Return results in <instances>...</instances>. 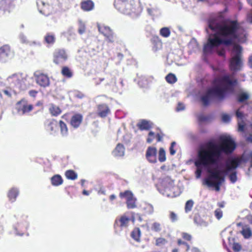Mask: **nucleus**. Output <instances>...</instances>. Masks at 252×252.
I'll return each mask as SVG.
<instances>
[{"instance_id": "f257e3e1", "label": "nucleus", "mask_w": 252, "mask_h": 252, "mask_svg": "<svg viewBox=\"0 0 252 252\" xmlns=\"http://www.w3.org/2000/svg\"><path fill=\"white\" fill-rule=\"evenodd\" d=\"M220 140V143L210 141L205 146H201L194 162L197 168L196 178H199L203 170H205L208 176L204 179V184L208 187H215L217 191L220 190V186L224 182L225 175L245 162L243 157L232 158L226 162L224 169H222L223 154L231 153L235 149L236 144L229 136H221Z\"/></svg>"}, {"instance_id": "f03ea898", "label": "nucleus", "mask_w": 252, "mask_h": 252, "mask_svg": "<svg viewBox=\"0 0 252 252\" xmlns=\"http://www.w3.org/2000/svg\"><path fill=\"white\" fill-rule=\"evenodd\" d=\"M208 24L206 32L208 39L203 48L205 55L217 53L223 56L225 54L224 46L246 41L245 31L240 27L237 21L220 22L211 19Z\"/></svg>"}, {"instance_id": "7ed1b4c3", "label": "nucleus", "mask_w": 252, "mask_h": 252, "mask_svg": "<svg viewBox=\"0 0 252 252\" xmlns=\"http://www.w3.org/2000/svg\"><path fill=\"white\" fill-rule=\"evenodd\" d=\"M242 49V47L239 45L235 44L233 46L232 49L233 56L229 63V68L232 71V74L225 75L217 77L214 79L213 86L200 97L203 105H208L212 98H216L222 100L227 94L234 92L235 86L237 84V80L233 78V75L236 72L241 70L243 64L241 59Z\"/></svg>"}, {"instance_id": "20e7f679", "label": "nucleus", "mask_w": 252, "mask_h": 252, "mask_svg": "<svg viewBox=\"0 0 252 252\" xmlns=\"http://www.w3.org/2000/svg\"><path fill=\"white\" fill-rule=\"evenodd\" d=\"M157 188L160 193L168 197H175L181 193L178 188L175 186L174 181L169 177L161 179Z\"/></svg>"}, {"instance_id": "39448f33", "label": "nucleus", "mask_w": 252, "mask_h": 252, "mask_svg": "<svg viewBox=\"0 0 252 252\" xmlns=\"http://www.w3.org/2000/svg\"><path fill=\"white\" fill-rule=\"evenodd\" d=\"M7 80L9 87L13 90L15 93L20 90H24L27 87L26 78L22 74L15 73L9 76Z\"/></svg>"}, {"instance_id": "423d86ee", "label": "nucleus", "mask_w": 252, "mask_h": 252, "mask_svg": "<svg viewBox=\"0 0 252 252\" xmlns=\"http://www.w3.org/2000/svg\"><path fill=\"white\" fill-rule=\"evenodd\" d=\"M14 217L17 220V222L13 225V228L16 235L22 236L29 226V222L27 216L17 215Z\"/></svg>"}, {"instance_id": "0eeeda50", "label": "nucleus", "mask_w": 252, "mask_h": 252, "mask_svg": "<svg viewBox=\"0 0 252 252\" xmlns=\"http://www.w3.org/2000/svg\"><path fill=\"white\" fill-rule=\"evenodd\" d=\"M126 8L122 12L126 15H130L133 17L139 16L142 11V7L139 2H133L125 4Z\"/></svg>"}, {"instance_id": "6e6552de", "label": "nucleus", "mask_w": 252, "mask_h": 252, "mask_svg": "<svg viewBox=\"0 0 252 252\" xmlns=\"http://www.w3.org/2000/svg\"><path fill=\"white\" fill-rule=\"evenodd\" d=\"M36 3L39 12L45 16H48L56 12L54 7L49 4L47 0H37Z\"/></svg>"}, {"instance_id": "1a4fd4ad", "label": "nucleus", "mask_w": 252, "mask_h": 252, "mask_svg": "<svg viewBox=\"0 0 252 252\" xmlns=\"http://www.w3.org/2000/svg\"><path fill=\"white\" fill-rule=\"evenodd\" d=\"M14 56V52L8 45H4L0 47V62L5 63L12 59Z\"/></svg>"}, {"instance_id": "9d476101", "label": "nucleus", "mask_w": 252, "mask_h": 252, "mask_svg": "<svg viewBox=\"0 0 252 252\" xmlns=\"http://www.w3.org/2000/svg\"><path fill=\"white\" fill-rule=\"evenodd\" d=\"M33 76L36 83L40 87L46 88L49 86L50 79L47 75L40 71H36Z\"/></svg>"}, {"instance_id": "9b49d317", "label": "nucleus", "mask_w": 252, "mask_h": 252, "mask_svg": "<svg viewBox=\"0 0 252 252\" xmlns=\"http://www.w3.org/2000/svg\"><path fill=\"white\" fill-rule=\"evenodd\" d=\"M67 54L63 49H57L54 53L53 62L57 64L64 63L67 60Z\"/></svg>"}, {"instance_id": "f8f14e48", "label": "nucleus", "mask_w": 252, "mask_h": 252, "mask_svg": "<svg viewBox=\"0 0 252 252\" xmlns=\"http://www.w3.org/2000/svg\"><path fill=\"white\" fill-rule=\"evenodd\" d=\"M158 151L156 147L150 146L146 150L145 158L147 161L151 163L157 162Z\"/></svg>"}, {"instance_id": "ddd939ff", "label": "nucleus", "mask_w": 252, "mask_h": 252, "mask_svg": "<svg viewBox=\"0 0 252 252\" xmlns=\"http://www.w3.org/2000/svg\"><path fill=\"white\" fill-rule=\"evenodd\" d=\"M18 112L21 115L30 112L33 108L31 104H29L26 99H22L17 104Z\"/></svg>"}, {"instance_id": "4468645a", "label": "nucleus", "mask_w": 252, "mask_h": 252, "mask_svg": "<svg viewBox=\"0 0 252 252\" xmlns=\"http://www.w3.org/2000/svg\"><path fill=\"white\" fill-rule=\"evenodd\" d=\"M130 219L129 218L123 216H122L119 219H117L115 221V228L116 229L120 228L121 229L126 228L129 223Z\"/></svg>"}, {"instance_id": "2eb2a0df", "label": "nucleus", "mask_w": 252, "mask_h": 252, "mask_svg": "<svg viewBox=\"0 0 252 252\" xmlns=\"http://www.w3.org/2000/svg\"><path fill=\"white\" fill-rule=\"evenodd\" d=\"M14 7V0H1L0 1V9L9 12Z\"/></svg>"}, {"instance_id": "dca6fc26", "label": "nucleus", "mask_w": 252, "mask_h": 252, "mask_svg": "<svg viewBox=\"0 0 252 252\" xmlns=\"http://www.w3.org/2000/svg\"><path fill=\"white\" fill-rule=\"evenodd\" d=\"M46 130L51 135H55L57 132L58 125L54 120L47 121L45 124Z\"/></svg>"}, {"instance_id": "f3484780", "label": "nucleus", "mask_w": 252, "mask_h": 252, "mask_svg": "<svg viewBox=\"0 0 252 252\" xmlns=\"http://www.w3.org/2000/svg\"><path fill=\"white\" fill-rule=\"evenodd\" d=\"M83 121V116L80 114L73 115L70 120V125L74 128H77Z\"/></svg>"}, {"instance_id": "a211bd4d", "label": "nucleus", "mask_w": 252, "mask_h": 252, "mask_svg": "<svg viewBox=\"0 0 252 252\" xmlns=\"http://www.w3.org/2000/svg\"><path fill=\"white\" fill-rule=\"evenodd\" d=\"M250 97V94L248 92L240 91L236 94V100L239 103H245Z\"/></svg>"}, {"instance_id": "6ab92c4d", "label": "nucleus", "mask_w": 252, "mask_h": 252, "mask_svg": "<svg viewBox=\"0 0 252 252\" xmlns=\"http://www.w3.org/2000/svg\"><path fill=\"white\" fill-rule=\"evenodd\" d=\"M125 152V148L124 145L121 144H118L112 154L115 157H121L124 156Z\"/></svg>"}, {"instance_id": "aec40b11", "label": "nucleus", "mask_w": 252, "mask_h": 252, "mask_svg": "<svg viewBox=\"0 0 252 252\" xmlns=\"http://www.w3.org/2000/svg\"><path fill=\"white\" fill-rule=\"evenodd\" d=\"M110 113V109L105 104L99 105L98 107V114L101 117H105Z\"/></svg>"}, {"instance_id": "412c9836", "label": "nucleus", "mask_w": 252, "mask_h": 252, "mask_svg": "<svg viewBox=\"0 0 252 252\" xmlns=\"http://www.w3.org/2000/svg\"><path fill=\"white\" fill-rule=\"evenodd\" d=\"M81 7L84 11H91L94 7V3L91 0H84L81 3Z\"/></svg>"}, {"instance_id": "4be33fe9", "label": "nucleus", "mask_w": 252, "mask_h": 252, "mask_svg": "<svg viewBox=\"0 0 252 252\" xmlns=\"http://www.w3.org/2000/svg\"><path fill=\"white\" fill-rule=\"evenodd\" d=\"M137 126L140 130H148L152 127V123L150 121L142 120L138 122Z\"/></svg>"}, {"instance_id": "5701e85b", "label": "nucleus", "mask_w": 252, "mask_h": 252, "mask_svg": "<svg viewBox=\"0 0 252 252\" xmlns=\"http://www.w3.org/2000/svg\"><path fill=\"white\" fill-rule=\"evenodd\" d=\"M19 194V190L17 188H13L8 192V197L11 202L15 201L17 196Z\"/></svg>"}, {"instance_id": "b1692460", "label": "nucleus", "mask_w": 252, "mask_h": 252, "mask_svg": "<svg viewBox=\"0 0 252 252\" xmlns=\"http://www.w3.org/2000/svg\"><path fill=\"white\" fill-rule=\"evenodd\" d=\"M51 183L52 186L57 187L63 184V179L61 175L56 174L51 178Z\"/></svg>"}, {"instance_id": "393cba45", "label": "nucleus", "mask_w": 252, "mask_h": 252, "mask_svg": "<svg viewBox=\"0 0 252 252\" xmlns=\"http://www.w3.org/2000/svg\"><path fill=\"white\" fill-rule=\"evenodd\" d=\"M60 133L63 137H66L68 134V129L67 125L63 121L60 120L59 122Z\"/></svg>"}, {"instance_id": "a878e982", "label": "nucleus", "mask_w": 252, "mask_h": 252, "mask_svg": "<svg viewBox=\"0 0 252 252\" xmlns=\"http://www.w3.org/2000/svg\"><path fill=\"white\" fill-rule=\"evenodd\" d=\"M44 40L49 46L52 45L56 41L55 35L53 33L48 32L45 35Z\"/></svg>"}, {"instance_id": "bb28decb", "label": "nucleus", "mask_w": 252, "mask_h": 252, "mask_svg": "<svg viewBox=\"0 0 252 252\" xmlns=\"http://www.w3.org/2000/svg\"><path fill=\"white\" fill-rule=\"evenodd\" d=\"M141 207L145 214L151 215L154 213V207L150 203L144 202L141 204Z\"/></svg>"}, {"instance_id": "cd10ccee", "label": "nucleus", "mask_w": 252, "mask_h": 252, "mask_svg": "<svg viewBox=\"0 0 252 252\" xmlns=\"http://www.w3.org/2000/svg\"><path fill=\"white\" fill-rule=\"evenodd\" d=\"M97 28L99 32L102 34L104 36L112 32V30L109 27L103 24H97Z\"/></svg>"}, {"instance_id": "c85d7f7f", "label": "nucleus", "mask_w": 252, "mask_h": 252, "mask_svg": "<svg viewBox=\"0 0 252 252\" xmlns=\"http://www.w3.org/2000/svg\"><path fill=\"white\" fill-rule=\"evenodd\" d=\"M61 73L66 78H71L73 75L72 70L67 66H63L62 67Z\"/></svg>"}, {"instance_id": "c756f323", "label": "nucleus", "mask_w": 252, "mask_h": 252, "mask_svg": "<svg viewBox=\"0 0 252 252\" xmlns=\"http://www.w3.org/2000/svg\"><path fill=\"white\" fill-rule=\"evenodd\" d=\"M104 37L105 40L109 43H113L117 41V37L113 31Z\"/></svg>"}, {"instance_id": "7c9ffc66", "label": "nucleus", "mask_w": 252, "mask_h": 252, "mask_svg": "<svg viewBox=\"0 0 252 252\" xmlns=\"http://www.w3.org/2000/svg\"><path fill=\"white\" fill-rule=\"evenodd\" d=\"M194 221L196 224L201 226L206 227L208 225V222L202 219L198 215L195 216Z\"/></svg>"}, {"instance_id": "2f4dec72", "label": "nucleus", "mask_w": 252, "mask_h": 252, "mask_svg": "<svg viewBox=\"0 0 252 252\" xmlns=\"http://www.w3.org/2000/svg\"><path fill=\"white\" fill-rule=\"evenodd\" d=\"M122 199H125L126 201L132 197L134 195L132 192L130 190H125L124 192H121L119 195Z\"/></svg>"}, {"instance_id": "473e14b6", "label": "nucleus", "mask_w": 252, "mask_h": 252, "mask_svg": "<svg viewBox=\"0 0 252 252\" xmlns=\"http://www.w3.org/2000/svg\"><path fill=\"white\" fill-rule=\"evenodd\" d=\"M158 159L160 162H163L166 159L165 151L163 148H160L159 149L158 153Z\"/></svg>"}, {"instance_id": "72a5a7b5", "label": "nucleus", "mask_w": 252, "mask_h": 252, "mask_svg": "<svg viewBox=\"0 0 252 252\" xmlns=\"http://www.w3.org/2000/svg\"><path fill=\"white\" fill-rule=\"evenodd\" d=\"M141 231L139 228H135L132 231L131 236L132 238L137 242L140 241Z\"/></svg>"}, {"instance_id": "f704fd0d", "label": "nucleus", "mask_w": 252, "mask_h": 252, "mask_svg": "<svg viewBox=\"0 0 252 252\" xmlns=\"http://www.w3.org/2000/svg\"><path fill=\"white\" fill-rule=\"evenodd\" d=\"M136 199L133 196L132 197L126 201V206L128 209H133L136 207Z\"/></svg>"}, {"instance_id": "c9c22d12", "label": "nucleus", "mask_w": 252, "mask_h": 252, "mask_svg": "<svg viewBox=\"0 0 252 252\" xmlns=\"http://www.w3.org/2000/svg\"><path fill=\"white\" fill-rule=\"evenodd\" d=\"M246 104L242 105L239 108H238L235 112V115L238 119V121H243L245 115L241 111L242 108H243Z\"/></svg>"}, {"instance_id": "e433bc0d", "label": "nucleus", "mask_w": 252, "mask_h": 252, "mask_svg": "<svg viewBox=\"0 0 252 252\" xmlns=\"http://www.w3.org/2000/svg\"><path fill=\"white\" fill-rule=\"evenodd\" d=\"M50 112L53 116H57L61 114V110L60 108L55 105H52L50 107Z\"/></svg>"}, {"instance_id": "4c0bfd02", "label": "nucleus", "mask_w": 252, "mask_h": 252, "mask_svg": "<svg viewBox=\"0 0 252 252\" xmlns=\"http://www.w3.org/2000/svg\"><path fill=\"white\" fill-rule=\"evenodd\" d=\"M147 10L149 14L153 17L158 16L160 14L159 10L156 7L147 8Z\"/></svg>"}, {"instance_id": "58836bf2", "label": "nucleus", "mask_w": 252, "mask_h": 252, "mask_svg": "<svg viewBox=\"0 0 252 252\" xmlns=\"http://www.w3.org/2000/svg\"><path fill=\"white\" fill-rule=\"evenodd\" d=\"M65 176L68 179L74 180L77 179V174L73 170H67L65 172Z\"/></svg>"}, {"instance_id": "ea45409f", "label": "nucleus", "mask_w": 252, "mask_h": 252, "mask_svg": "<svg viewBox=\"0 0 252 252\" xmlns=\"http://www.w3.org/2000/svg\"><path fill=\"white\" fill-rule=\"evenodd\" d=\"M170 30L169 28L164 27L160 30L159 33L163 37H168L170 35Z\"/></svg>"}, {"instance_id": "a19ab883", "label": "nucleus", "mask_w": 252, "mask_h": 252, "mask_svg": "<svg viewBox=\"0 0 252 252\" xmlns=\"http://www.w3.org/2000/svg\"><path fill=\"white\" fill-rule=\"evenodd\" d=\"M194 204V202L192 199L188 200L185 204V212L186 213H188L190 212L192 210Z\"/></svg>"}, {"instance_id": "79ce46f5", "label": "nucleus", "mask_w": 252, "mask_h": 252, "mask_svg": "<svg viewBox=\"0 0 252 252\" xmlns=\"http://www.w3.org/2000/svg\"><path fill=\"white\" fill-rule=\"evenodd\" d=\"M78 32L82 34L86 32V24L83 21L79 20L78 21Z\"/></svg>"}, {"instance_id": "37998d69", "label": "nucleus", "mask_w": 252, "mask_h": 252, "mask_svg": "<svg viewBox=\"0 0 252 252\" xmlns=\"http://www.w3.org/2000/svg\"><path fill=\"white\" fill-rule=\"evenodd\" d=\"M96 41H94V43L90 44L89 47V52L92 53L93 55H95L96 53H98L101 49L98 46H97L95 48L94 47V45L96 43Z\"/></svg>"}, {"instance_id": "c03bdc74", "label": "nucleus", "mask_w": 252, "mask_h": 252, "mask_svg": "<svg viewBox=\"0 0 252 252\" xmlns=\"http://www.w3.org/2000/svg\"><path fill=\"white\" fill-rule=\"evenodd\" d=\"M168 213V218L171 222L174 223L178 220L179 217L176 213L172 211H169Z\"/></svg>"}, {"instance_id": "a18cd8bd", "label": "nucleus", "mask_w": 252, "mask_h": 252, "mask_svg": "<svg viewBox=\"0 0 252 252\" xmlns=\"http://www.w3.org/2000/svg\"><path fill=\"white\" fill-rule=\"evenodd\" d=\"M166 81L170 84L175 83L177 79L176 76L172 73H169L166 76Z\"/></svg>"}, {"instance_id": "49530a36", "label": "nucleus", "mask_w": 252, "mask_h": 252, "mask_svg": "<svg viewBox=\"0 0 252 252\" xmlns=\"http://www.w3.org/2000/svg\"><path fill=\"white\" fill-rule=\"evenodd\" d=\"M151 229L155 232H159L161 230V225L159 222H154L151 226Z\"/></svg>"}, {"instance_id": "de8ad7c7", "label": "nucleus", "mask_w": 252, "mask_h": 252, "mask_svg": "<svg viewBox=\"0 0 252 252\" xmlns=\"http://www.w3.org/2000/svg\"><path fill=\"white\" fill-rule=\"evenodd\" d=\"M242 234L245 238H249L252 235V231L249 228L243 229Z\"/></svg>"}, {"instance_id": "09e8293b", "label": "nucleus", "mask_w": 252, "mask_h": 252, "mask_svg": "<svg viewBox=\"0 0 252 252\" xmlns=\"http://www.w3.org/2000/svg\"><path fill=\"white\" fill-rule=\"evenodd\" d=\"M214 214L218 220H220L222 217V211L219 208L217 209L215 211Z\"/></svg>"}, {"instance_id": "8fccbe9b", "label": "nucleus", "mask_w": 252, "mask_h": 252, "mask_svg": "<svg viewBox=\"0 0 252 252\" xmlns=\"http://www.w3.org/2000/svg\"><path fill=\"white\" fill-rule=\"evenodd\" d=\"M19 39L22 43H27L28 40L26 36L23 33H21L19 35Z\"/></svg>"}, {"instance_id": "3c124183", "label": "nucleus", "mask_w": 252, "mask_h": 252, "mask_svg": "<svg viewBox=\"0 0 252 252\" xmlns=\"http://www.w3.org/2000/svg\"><path fill=\"white\" fill-rule=\"evenodd\" d=\"M176 143L175 142H172L171 144V146L169 148V152L171 155H174L176 153V150H174V147L176 146Z\"/></svg>"}, {"instance_id": "603ef678", "label": "nucleus", "mask_w": 252, "mask_h": 252, "mask_svg": "<svg viewBox=\"0 0 252 252\" xmlns=\"http://www.w3.org/2000/svg\"><path fill=\"white\" fill-rule=\"evenodd\" d=\"M229 179L232 183H234L237 180L236 173L235 172H233L229 175Z\"/></svg>"}, {"instance_id": "864d4df0", "label": "nucleus", "mask_w": 252, "mask_h": 252, "mask_svg": "<svg viewBox=\"0 0 252 252\" xmlns=\"http://www.w3.org/2000/svg\"><path fill=\"white\" fill-rule=\"evenodd\" d=\"M11 91L8 90H3L0 92V95L1 96L2 94H3L8 97H10L11 95Z\"/></svg>"}, {"instance_id": "5fc2aeb1", "label": "nucleus", "mask_w": 252, "mask_h": 252, "mask_svg": "<svg viewBox=\"0 0 252 252\" xmlns=\"http://www.w3.org/2000/svg\"><path fill=\"white\" fill-rule=\"evenodd\" d=\"M178 245H183L185 246V248H186V251H188L189 249V245L186 242L182 241L181 240H178Z\"/></svg>"}, {"instance_id": "6e6d98bb", "label": "nucleus", "mask_w": 252, "mask_h": 252, "mask_svg": "<svg viewBox=\"0 0 252 252\" xmlns=\"http://www.w3.org/2000/svg\"><path fill=\"white\" fill-rule=\"evenodd\" d=\"M233 249L235 252H239L241 249V246L238 243H234L233 245Z\"/></svg>"}, {"instance_id": "4d7b16f0", "label": "nucleus", "mask_w": 252, "mask_h": 252, "mask_svg": "<svg viewBox=\"0 0 252 252\" xmlns=\"http://www.w3.org/2000/svg\"><path fill=\"white\" fill-rule=\"evenodd\" d=\"M222 120L223 122L227 123L230 121V117L227 114H223L222 116Z\"/></svg>"}, {"instance_id": "13d9d810", "label": "nucleus", "mask_w": 252, "mask_h": 252, "mask_svg": "<svg viewBox=\"0 0 252 252\" xmlns=\"http://www.w3.org/2000/svg\"><path fill=\"white\" fill-rule=\"evenodd\" d=\"M166 241L165 239L162 238H159L157 239L156 240V245H160L161 244H165Z\"/></svg>"}, {"instance_id": "bf43d9fd", "label": "nucleus", "mask_w": 252, "mask_h": 252, "mask_svg": "<svg viewBox=\"0 0 252 252\" xmlns=\"http://www.w3.org/2000/svg\"><path fill=\"white\" fill-rule=\"evenodd\" d=\"M238 130L239 131H243L244 129V124L243 121H238Z\"/></svg>"}, {"instance_id": "052dcab7", "label": "nucleus", "mask_w": 252, "mask_h": 252, "mask_svg": "<svg viewBox=\"0 0 252 252\" xmlns=\"http://www.w3.org/2000/svg\"><path fill=\"white\" fill-rule=\"evenodd\" d=\"M247 20L250 23L252 24V9L250 13H248L247 16Z\"/></svg>"}, {"instance_id": "680f3d73", "label": "nucleus", "mask_w": 252, "mask_h": 252, "mask_svg": "<svg viewBox=\"0 0 252 252\" xmlns=\"http://www.w3.org/2000/svg\"><path fill=\"white\" fill-rule=\"evenodd\" d=\"M182 236L184 239L188 241L190 240L191 238V236L190 235L186 233H183Z\"/></svg>"}, {"instance_id": "e2e57ef3", "label": "nucleus", "mask_w": 252, "mask_h": 252, "mask_svg": "<svg viewBox=\"0 0 252 252\" xmlns=\"http://www.w3.org/2000/svg\"><path fill=\"white\" fill-rule=\"evenodd\" d=\"M184 108H185V107H184V104L182 103H179L176 108V110L177 111H180L183 110L184 109Z\"/></svg>"}, {"instance_id": "0e129e2a", "label": "nucleus", "mask_w": 252, "mask_h": 252, "mask_svg": "<svg viewBox=\"0 0 252 252\" xmlns=\"http://www.w3.org/2000/svg\"><path fill=\"white\" fill-rule=\"evenodd\" d=\"M74 95L76 97L79 98H82L84 95L81 92H77L75 93Z\"/></svg>"}, {"instance_id": "69168bd1", "label": "nucleus", "mask_w": 252, "mask_h": 252, "mask_svg": "<svg viewBox=\"0 0 252 252\" xmlns=\"http://www.w3.org/2000/svg\"><path fill=\"white\" fill-rule=\"evenodd\" d=\"M37 93V92L34 90H31L29 92L30 96L35 97Z\"/></svg>"}, {"instance_id": "338daca9", "label": "nucleus", "mask_w": 252, "mask_h": 252, "mask_svg": "<svg viewBox=\"0 0 252 252\" xmlns=\"http://www.w3.org/2000/svg\"><path fill=\"white\" fill-rule=\"evenodd\" d=\"M248 65L250 68H252V55H251L249 58Z\"/></svg>"}, {"instance_id": "774afa93", "label": "nucleus", "mask_w": 252, "mask_h": 252, "mask_svg": "<svg viewBox=\"0 0 252 252\" xmlns=\"http://www.w3.org/2000/svg\"><path fill=\"white\" fill-rule=\"evenodd\" d=\"M246 140L248 142L252 143V134H250L246 137Z\"/></svg>"}]
</instances>
